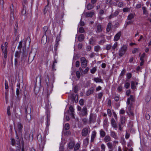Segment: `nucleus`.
Returning a JSON list of instances; mask_svg holds the SVG:
<instances>
[{"label": "nucleus", "instance_id": "nucleus-1", "mask_svg": "<svg viewBox=\"0 0 151 151\" xmlns=\"http://www.w3.org/2000/svg\"><path fill=\"white\" fill-rule=\"evenodd\" d=\"M5 88L6 89V91H5V99L6 100V103L8 104L9 103L8 100V91L9 90L8 89L9 88L8 84L7 82L5 80Z\"/></svg>", "mask_w": 151, "mask_h": 151}, {"label": "nucleus", "instance_id": "nucleus-2", "mask_svg": "<svg viewBox=\"0 0 151 151\" xmlns=\"http://www.w3.org/2000/svg\"><path fill=\"white\" fill-rule=\"evenodd\" d=\"M80 59L82 67L83 68H85L87 66V63L88 62V61L84 57L81 58Z\"/></svg>", "mask_w": 151, "mask_h": 151}, {"label": "nucleus", "instance_id": "nucleus-3", "mask_svg": "<svg viewBox=\"0 0 151 151\" xmlns=\"http://www.w3.org/2000/svg\"><path fill=\"white\" fill-rule=\"evenodd\" d=\"M127 47L126 45H123L119 50V55L120 56H122L127 50Z\"/></svg>", "mask_w": 151, "mask_h": 151}, {"label": "nucleus", "instance_id": "nucleus-4", "mask_svg": "<svg viewBox=\"0 0 151 151\" xmlns=\"http://www.w3.org/2000/svg\"><path fill=\"white\" fill-rule=\"evenodd\" d=\"M90 132L89 128L87 127H85L83 128L82 131L81 135L83 137H86L89 134Z\"/></svg>", "mask_w": 151, "mask_h": 151}, {"label": "nucleus", "instance_id": "nucleus-5", "mask_svg": "<svg viewBox=\"0 0 151 151\" xmlns=\"http://www.w3.org/2000/svg\"><path fill=\"white\" fill-rule=\"evenodd\" d=\"M96 115L93 114H90L89 117V122L90 123L91 122L94 123L96 120Z\"/></svg>", "mask_w": 151, "mask_h": 151}, {"label": "nucleus", "instance_id": "nucleus-6", "mask_svg": "<svg viewBox=\"0 0 151 151\" xmlns=\"http://www.w3.org/2000/svg\"><path fill=\"white\" fill-rule=\"evenodd\" d=\"M87 109L86 107V106L83 107L82 111L80 112V116H86L87 115Z\"/></svg>", "mask_w": 151, "mask_h": 151}, {"label": "nucleus", "instance_id": "nucleus-7", "mask_svg": "<svg viewBox=\"0 0 151 151\" xmlns=\"http://www.w3.org/2000/svg\"><path fill=\"white\" fill-rule=\"evenodd\" d=\"M50 112L49 111L47 110L46 114L47 117V125L49 126L50 125Z\"/></svg>", "mask_w": 151, "mask_h": 151}, {"label": "nucleus", "instance_id": "nucleus-8", "mask_svg": "<svg viewBox=\"0 0 151 151\" xmlns=\"http://www.w3.org/2000/svg\"><path fill=\"white\" fill-rule=\"evenodd\" d=\"M110 135L113 138L115 139H118V137L117 136L116 133L114 131L111 130L110 132Z\"/></svg>", "mask_w": 151, "mask_h": 151}, {"label": "nucleus", "instance_id": "nucleus-9", "mask_svg": "<svg viewBox=\"0 0 151 151\" xmlns=\"http://www.w3.org/2000/svg\"><path fill=\"white\" fill-rule=\"evenodd\" d=\"M1 48L2 51L4 53V58H6L7 57V48H6L4 49V46L3 45L1 46Z\"/></svg>", "mask_w": 151, "mask_h": 151}, {"label": "nucleus", "instance_id": "nucleus-10", "mask_svg": "<svg viewBox=\"0 0 151 151\" xmlns=\"http://www.w3.org/2000/svg\"><path fill=\"white\" fill-rule=\"evenodd\" d=\"M121 32H119L117 33L114 36V41H118L120 39L121 36Z\"/></svg>", "mask_w": 151, "mask_h": 151}, {"label": "nucleus", "instance_id": "nucleus-11", "mask_svg": "<svg viewBox=\"0 0 151 151\" xmlns=\"http://www.w3.org/2000/svg\"><path fill=\"white\" fill-rule=\"evenodd\" d=\"M94 90V89L93 87L89 88L86 93L87 96H89L90 95L92 94L93 93Z\"/></svg>", "mask_w": 151, "mask_h": 151}, {"label": "nucleus", "instance_id": "nucleus-12", "mask_svg": "<svg viewBox=\"0 0 151 151\" xmlns=\"http://www.w3.org/2000/svg\"><path fill=\"white\" fill-rule=\"evenodd\" d=\"M71 99L73 102L74 101L76 103L78 101V95H74L72 94L71 95Z\"/></svg>", "mask_w": 151, "mask_h": 151}, {"label": "nucleus", "instance_id": "nucleus-13", "mask_svg": "<svg viewBox=\"0 0 151 151\" xmlns=\"http://www.w3.org/2000/svg\"><path fill=\"white\" fill-rule=\"evenodd\" d=\"M104 140L105 142H110L111 140V137L108 135H107L104 137Z\"/></svg>", "mask_w": 151, "mask_h": 151}, {"label": "nucleus", "instance_id": "nucleus-14", "mask_svg": "<svg viewBox=\"0 0 151 151\" xmlns=\"http://www.w3.org/2000/svg\"><path fill=\"white\" fill-rule=\"evenodd\" d=\"M96 136V132L95 131H93L92 132V134L91 136V142H93Z\"/></svg>", "mask_w": 151, "mask_h": 151}, {"label": "nucleus", "instance_id": "nucleus-15", "mask_svg": "<svg viewBox=\"0 0 151 151\" xmlns=\"http://www.w3.org/2000/svg\"><path fill=\"white\" fill-rule=\"evenodd\" d=\"M85 36L83 34H81L78 36V40L79 42L83 41L85 38Z\"/></svg>", "mask_w": 151, "mask_h": 151}, {"label": "nucleus", "instance_id": "nucleus-16", "mask_svg": "<svg viewBox=\"0 0 151 151\" xmlns=\"http://www.w3.org/2000/svg\"><path fill=\"white\" fill-rule=\"evenodd\" d=\"M48 27L47 26H45L43 27V31L44 34V35L47 36L48 34Z\"/></svg>", "mask_w": 151, "mask_h": 151}, {"label": "nucleus", "instance_id": "nucleus-17", "mask_svg": "<svg viewBox=\"0 0 151 151\" xmlns=\"http://www.w3.org/2000/svg\"><path fill=\"white\" fill-rule=\"evenodd\" d=\"M99 133L100 136L102 138H103L106 136V133L103 129H101L100 130Z\"/></svg>", "mask_w": 151, "mask_h": 151}, {"label": "nucleus", "instance_id": "nucleus-18", "mask_svg": "<svg viewBox=\"0 0 151 151\" xmlns=\"http://www.w3.org/2000/svg\"><path fill=\"white\" fill-rule=\"evenodd\" d=\"M111 123L112 126L114 128H116L117 127V125L114 119L112 118L111 119Z\"/></svg>", "mask_w": 151, "mask_h": 151}, {"label": "nucleus", "instance_id": "nucleus-19", "mask_svg": "<svg viewBox=\"0 0 151 151\" xmlns=\"http://www.w3.org/2000/svg\"><path fill=\"white\" fill-rule=\"evenodd\" d=\"M94 14L93 12H86L85 13V15L86 17H92L93 15Z\"/></svg>", "mask_w": 151, "mask_h": 151}, {"label": "nucleus", "instance_id": "nucleus-20", "mask_svg": "<svg viewBox=\"0 0 151 151\" xmlns=\"http://www.w3.org/2000/svg\"><path fill=\"white\" fill-rule=\"evenodd\" d=\"M106 145L108 148L110 150H113V145L112 143L111 142H108Z\"/></svg>", "mask_w": 151, "mask_h": 151}, {"label": "nucleus", "instance_id": "nucleus-21", "mask_svg": "<svg viewBox=\"0 0 151 151\" xmlns=\"http://www.w3.org/2000/svg\"><path fill=\"white\" fill-rule=\"evenodd\" d=\"M69 109L71 112V115L72 117L74 118V111L73 107L72 106H70L69 108Z\"/></svg>", "mask_w": 151, "mask_h": 151}, {"label": "nucleus", "instance_id": "nucleus-22", "mask_svg": "<svg viewBox=\"0 0 151 151\" xmlns=\"http://www.w3.org/2000/svg\"><path fill=\"white\" fill-rule=\"evenodd\" d=\"M97 31L96 32H101L102 31V29L101 25L100 24H98L96 26Z\"/></svg>", "mask_w": 151, "mask_h": 151}, {"label": "nucleus", "instance_id": "nucleus-23", "mask_svg": "<svg viewBox=\"0 0 151 151\" xmlns=\"http://www.w3.org/2000/svg\"><path fill=\"white\" fill-rule=\"evenodd\" d=\"M17 127L19 131L21 132V131L23 128L22 125L20 123H18L17 124Z\"/></svg>", "mask_w": 151, "mask_h": 151}, {"label": "nucleus", "instance_id": "nucleus-24", "mask_svg": "<svg viewBox=\"0 0 151 151\" xmlns=\"http://www.w3.org/2000/svg\"><path fill=\"white\" fill-rule=\"evenodd\" d=\"M75 143L73 142H70L68 144V148L70 149H72L74 146Z\"/></svg>", "mask_w": 151, "mask_h": 151}, {"label": "nucleus", "instance_id": "nucleus-25", "mask_svg": "<svg viewBox=\"0 0 151 151\" xmlns=\"http://www.w3.org/2000/svg\"><path fill=\"white\" fill-rule=\"evenodd\" d=\"M128 105L129 106L127 108V109L128 110L129 112L133 116L134 114L132 110V105L130 104Z\"/></svg>", "mask_w": 151, "mask_h": 151}, {"label": "nucleus", "instance_id": "nucleus-26", "mask_svg": "<svg viewBox=\"0 0 151 151\" xmlns=\"http://www.w3.org/2000/svg\"><path fill=\"white\" fill-rule=\"evenodd\" d=\"M45 76H46V77L45 78V82L47 85V86H48L49 84V81L48 75L47 73H45Z\"/></svg>", "mask_w": 151, "mask_h": 151}, {"label": "nucleus", "instance_id": "nucleus-27", "mask_svg": "<svg viewBox=\"0 0 151 151\" xmlns=\"http://www.w3.org/2000/svg\"><path fill=\"white\" fill-rule=\"evenodd\" d=\"M49 4V2L48 0H47V4L46 6L45 7V8L44 9V14H46L47 11L49 9V7L48 5Z\"/></svg>", "mask_w": 151, "mask_h": 151}, {"label": "nucleus", "instance_id": "nucleus-28", "mask_svg": "<svg viewBox=\"0 0 151 151\" xmlns=\"http://www.w3.org/2000/svg\"><path fill=\"white\" fill-rule=\"evenodd\" d=\"M131 88L132 89H136V87L135 85V82L133 81L131 82Z\"/></svg>", "mask_w": 151, "mask_h": 151}, {"label": "nucleus", "instance_id": "nucleus-29", "mask_svg": "<svg viewBox=\"0 0 151 151\" xmlns=\"http://www.w3.org/2000/svg\"><path fill=\"white\" fill-rule=\"evenodd\" d=\"M134 15L132 13L130 14L127 17V19L129 20H131L134 18Z\"/></svg>", "mask_w": 151, "mask_h": 151}, {"label": "nucleus", "instance_id": "nucleus-30", "mask_svg": "<svg viewBox=\"0 0 151 151\" xmlns=\"http://www.w3.org/2000/svg\"><path fill=\"white\" fill-rule=\"evenodd\" d=\"M111 22H109L108 23L106 29V31L107 32L110 31L111 28Z\"/></svg>", "mask_w": 151, "mask_h": 151}, {"label": "nucleus", "instance_id": "nucleus-31", "mask_svg": "<svg viewBox=\"0 0 151 151\" xmlns=\"http://www.w3.org/2000/svg\"><path fill=\"white\" fill-rule=\"evenodd\" d=\"M80 146V145L79 143H77L74 146V150L75 151L78 150L79 149Z\"/></svg>", "mask_w": 151, "mask_h": 151}, {"label": "nucleus", "instance_id": "nucleus-32", "mask_svg": "<svg viewBox=\"0 0 151 151\" xmlns=\"http://www.w3.org/2000/svg\"><path fill=\"white\" fill-rule=\"evenodd\" d=\"M37 137L38 141L41 142L42 140V138L41 135L40 134H38L37 135Z\"/></svg>", "mask_w": 151, "mask_h": 151}, {"label": "nucleus", "instance_id": "nucleus-33", "mask_svg": "<svg viewBox=\"0 0 151 151\" xmlns=\"http://www.w3.org/2000/svg\"><path fill=\"white\" fill-rule=\"evenodd\" d=\"M101 49L100 46L99 45H96L94 47V51L96 52H98Z\"/></svg>", "mask_w": 151, "mask_h": 151}, {"label": "nucleus", "instance_id": "nucleus-34", "mask_svg": "<svg viewBox=\"0 0 151 151\" xmlns=\"http://www.w3.org/2000/svg\"><path fill=\"white\" fill-rule=\"evenodd\" d=\"M125 121V117L124 116H122L121 118V122L122 124H123Z\"/></svg>", "mask_w": 151, "mask_h": 151}, {"label": "nucleus", "instance_id": "nucleus-35", "mask_svg": "<svg viewBox=\"0 0 151 151\" xmlns=\"http://www.w3.org/2000/svg\"><path fill=\"white\" fill-rule=\"evenodd\" d=\"M97 70L96 67H95L91 69L90 70V72L92 74H94Z\"/></svg>", "mask_w": 151, "mask_h": 151}, {"label": "nucleus", "instance_id": "nucleus-36", "mask_svg": "<svg viewBox=\"0 0 151 151\" xmlns=\"http://www.w3.org/2000/svg\"><path fill=\"white\" fill-rule=\"evenodd\" d=\"M93 7V6L90 4H88L87 6V8L88 10L92 9Z\"/></svg>", "mask_w": 151, "mask_h": 151}, {"label": "nucleus", "instance_id": "nucleus-37", "mask_svg": "<svg viewBox=\"0 0 151 151\" xmlns=\"http://www.w3.org/2000/svg\"><path fill=\"white\" fill-rule=\"evenodd\" d=\"M89 41L90 44L91 45H94L95 42V41L93 38L90 39Z\"/></svg>", "mask_w": 151, "mask_h": 151}, {"label": "nucleus", "instance_id": "nucleus-38", "mask_svg": "<svg viewBox=\"0 0 151 151\" xmlns=\"http://www.w3.org/2000/svg\"><path fill=\"white\" fill-rule=\"evenodd\" d=\"M94 81L96 83L101 82L102 81V80L98 78H95L94 79Z\"/></svg>", "mask_w": 151, "mask_h": 151}, {"label": "nucleus", "instance_id": "nucleus-39", "mask_svg": "<svg viewBox=\"0 0 151 151\" xmlns=\"http://www.w3.org/2000/svg\"><path fill=\"white\" fill-rule=\"evenodd\" d=\"M142 9L143 11V13L144 14H147V10L146 9V8L145 6H143L142 7Z\"/></svg>", "mask_w": 151, "mask_h": 151}, {"label": "nucleus", "instance_id": "nucleus-40", "mask_svg": "<svg viewBox=\"0 0 151 151\" xmlns=\"http://www.w3.org/2000/svg\"><path fill=\"white\" fill-rule=\"evenodd\" d=\"M78 32L80 33H84L85 32V30L83 28V27H81L79 28Z\"/></svg>", "mask_w": 151, "mask_h": 151}, {"label": "nucleus", "instance_id": "nucleus-41", "mask_svg": "<svg viewBox=\"0 0 151 151\" xmlns=\"http://www.w3.org/2000/svg\"><path fill=\"white\" fill-rule=\"evenodd\" d=\"M20 51H17L15 53V56L16 58H19L20 57Z\"/></svg>", "mask_w": 151, "mask_h": 151}, {"label": "nucleus", "instance_id": "nucleus-42", "mask_svg": "<svg viewBox=\"0 0 151 151\" xmlns=\"http://www.w3.org/2000/svg\"><path fill=\"white\" fill-rule=\"evenodd\" d=\"M150 100V96L147 95L146 96L145 98V100L146 102H148Z\"/></svg>", "mask_w": 151, "mask_h": 151}, {"label": "nucleus", "instance_id": "nucleus-43", "mask_svg": "<svg viewBox=\"0 0 151 151\" xmlns=\"http://www.w3.org/2000/svg\"><path fill=\"white\" fill-rule=\"evenodd\" d=\"M130 10V8L127 7L123 9V11L124 12H129Z\"/></svg>", "mask_w": 151, "mask_h": 151}, {"label": "nucleus", "instance_id": "nucleus-44", "mask_svg": "<svg viewBox=\"0 0 151 151\" xmlns=\"http://www.w3.org/2000/svg\"><path fill=\"white\" fill-rule=\"evenodd\" d=\"M103 95V93L102 92H101L99 93L98 96V98L99 99H101Z\"/></svg>", "mask_w": 151, "mask_h": 151}, {"label": "nucleus", "instance_id": "nucleus-45", "mask_svg": "<svg viewBox=\"0 0 151 151\" xmlns=\"http://www.w3.org/2000/svg\"><path fill=\"white\" fill-rule=\"evenodd\" d=\"M83 142L86 145H88L89 142V138L88 137L84 139Z\"/></svg>", "mask_w": 151, "mask_h": 151}, {"label": "nucleus", "instance_id": "nucleus-46", "mask_svg": "<svg viewBox=\"0 0 151 151\" xmlns=\"http://www.w3.org/2000/svg\"><path fill=\"white\" fill-rule=\"evenodd\" d=\"M117 42H115L114 45L112 46V49L113 50H114L117 47Z\"/></svg>", "mask_w": 151, "mask_h": 151}, {"label": "nucleus", "instance_id": "nucleus-47", "mask_svg": "<svg viewBox=\"0 0 151 151\" xmlns=\"http://www.w3.org/2000/svg\"><path fill=\"white\" fill-rule=\"evenodd\" d=\"M76 75L78 78H80L81 76L80 72L79 71H77L76 72Z\"/></svg>", "mask_w": 151, "mask_h": 151}, {"label": "nucleus", "instance_id": "nucleus-48", "mask_svg": "<svg viewBox=\"0 0 151 151\" xmlns=\"http://www.w3.org/2000/svg\"><path fill=\"white\" fill-rule=\"evenodd\" d=\"M107 113L109 116L110 117L111 116V111L110 109H108L107 110Z\"/></svg>", "mask_w": 151, "mask_h": 151}, {"label": "nucleus", "instance_id": "nucleus-49", "mask_svg": "<svg viewBox=\"0 0 151 151\" xmlns=\"http://www.w3.org/2000/svg\"><path fill=\"white\" fill-rule=\"evenodd\" d=\"M101 147L102 150L101 151H105V145L103 144H102L101 145Z\"/></svg>", "mask_w": 151, "mask_h": 151}, {"label": "nucleus", "instance_id": "nucleus-50", "mask_svg": "<svg viewBox=\"0 0 151 151\" xmlns=\"http://www.w3.org/2000/svg\"><path fill=\"white\" fill-rule=\"evenodd\" d=\"M70 127V125L69 124L67 123L65 124V130H68L69 129Z\"/></svg>", "mask_w": 151, "mask_h": 151}, {"label": "nucleus", "instance_id": "nucleus-51", "mask_svg": "<svg viewBox=\"0 0 151 151\" xmlns=\"http://www.w3.org/2000/svg\"><path fill=\"white\" fill-rule=\"evenodd\" d=\"M126 72V71L125 69H124L122 71L121 73L120 74V76H123Z\"/></svg>", "mask_w": 151, "mask_h": 151}, {"label": "nucleus", "instance_id": "nucleus-52", "mask_svg": "<svg viewBox=\"0 0 151 151\" xmlns=\"http://www.w3.org/2000/svg\"><path fill=\"white\" fill-rule=\"evenodd\" d=\"M22 42H19V45L18 47V48L19 50H20V51H21V49L22 47Z\"/></svg>", "mask_w": 151, "mask_h": 151}, {"label": "nucleus", "instance_id": "nucleus-53", "mask_svg": "<svg viewBox=\"0 0 151 151\" xmlns=\"http://www.w3.org/2000/svg\"><path fill=\"white\" fill-rule=\"evenodd\" d=\"M130 83L128 82H127L125 83L124 87L127 89L130 86Z\"/></svg>", "mask_w": 151, "mask_h": 151}, {"label": "nucleus", "instance_id": "nucleus-54", "mask_svg": "<svg viewBox=\"0 0 151 151\" xmlns=\"http://www.w3.org/2000/svg\"><path fill=\"white\" fill-rule=\"evenodd\" d=\"M79 104L81 106H83L84 104V101L83 99H81L80 100Z\"/></svg>", "mask_w": 151, "mask_h": 151}, {"label": "nucleus", "instance_id": "nucleus-55", "mask_svg": "<svg viewBox=\"0 0 151 151\" xmlns=\"http://www.w3.org/2000/svg\"><path fill=\"white\" fill-rule=\"evenodd\" d=\"M33 132H31L29 134V138L31 139L32 140L33 139Z\"/></svg>", "mask_w": 151, "mask_h": 151}, {"label": "nucleus", "instance_id": "nucleus-56", "mask_svg": "<svg viewBox=\"0 0 151 151\" xmlns=\"http://www.w3.org/2000/svg\"><path fill=\"white\" fill-rule=\"evenodd\" d=\"M45 37L44 35L42 37V39L41 40V42H43V43H44L45 42H46L47 40V37H46V38H45V40L44 39V38Z\"/></svg>", "mask_w": 151, "mask_h": 151}, {"label": "nucleus", "instance_id": "nucleus-57", "mask_svg": "<svg viewBox=\"0 0 151 151\" xmlns=\"http://www.w3.org/2000/svg\"><path fill=\"white\" fill-rule=\"evenodd\" d=\"M122 86H120L118 87L117 90L119 92H121L122 91Z\"/></svg>", "mask_w": 151, "mask_h": 151}, {"label": "nucleus", "instance_id": "nucleus-58", "mask_svg": "<svg viewBox=\"0 0 151 151\" xmlns=\"http://www.w3.org/2000/svg\"><path fill=\"white\" fill-rule=\"evenodd\" d=\"M17 89H16V94H17V96H18L19 94V93L20 88H19V87L18 86V85H17Z\"/></svg>", "mask_w": 151, "mask_h": 151}, {"label": "nucleus", "instance_id": "nucleus-59", "mask_svg": "<svg viewBox=\"0 0 151 151\" xmlns=\"http://www.w3.org/2000/svg\"><path fill=\"white\" fill-rule=\"evenodd\" d=\"M83 46V44L81 42H80L78 45V48L79 49H81Z\"/></svg>", "mask_w": 151, "mask_h": 151}, {"label": "nucleus", "instance_id": "nucleus-60", "mask_svg": "<svg viewBox=\"0 0 151 151\" xmlns=\"http://www.w3.org/2000/svg\"><path fill=\"white\" fill-rule=\"evenodd\" d=\"M127 76L128 79H129L132 77V74L130 73H128L127 74Z\"/></svg>", "mask_w": 151, "mask_h": 151}, {"label": "nucleus", "instance_id": "nucleus-61", "mask_svg": "<svg viewBox=\"0 0 151 151\" xmlns=\"http://www.w3.org/2000/svg\"><path fill=\"white\" fill-rule=\"evenodd\" d=\"M145 53H143L141 56L140 58V60H144V58L145 56Z\"/></svg>", "mask_w": 151, "mask_h": 151}, {"label": "nucleus", "instance_id": "nucleus-62", "mask_svg": "<svg viewBox=\"0 0 151 151\" xmlns=\"http://www.w3.org/2000/svg\"><path fill=\"white\" fill-rule=\"evenodd\" d=\"M89 70V68L88 67H86V69L84 70L83 71V73L84 74H86L88 72Z\"/></svg>", "mask_w": 151, "mask_h": 151}, {"label": "nucleus", "instance_id": "nucleus-63", "mask_svg": "<svg viewBox=\"0 0 151 151\" xmlns=\"http://www.w3.org/2000/svg\"><path fill=\"white\" fill-rule=\"evenodd\" d=\"M138 50V49L137 48H135L133 50H132V53L133 54L135 53L136 52H137Z\"/></svg>", "mask_w": 151, "mask_h": 151}, {"label": "nucleus", "instance_id": "nucleus-64", "mask_svg": "<svg viewBox=\"0 0 151 151\" xmlns=\"http://www.w3.org/2000/svg\"><path fill=\"white\" fill-rule=\"evenodd\" d=\"M111 47V46L110 45H107L106 47V49L107 50H110Z\"/></svg>", "mask_w": 151, "mask_h": 151}]
</instances>
